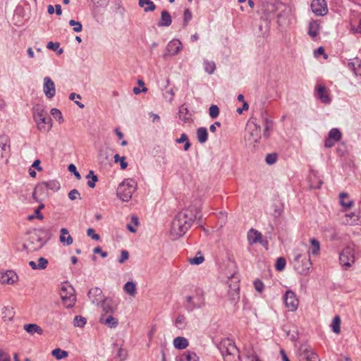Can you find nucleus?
Listing matches in <instances>:
<instances>
[{
  "label": "nucleus",
  "mask_w": 361,
  "mask_h": 361,
  "mask_svg": "<svg viewBox=\"0 0 361 361\" xmlns=\"http://www.w3.org/2000/svg\"><path fill=\"white\" fill-rule=\"evenodd\" d=\"M198 212V209L194 206H190L178 212L171 222V235L175 238L183 235L191 227Z\"/></svg>",
  "instance_id": "f257e3e1"
},
{
  "label": "nucleus",
  "mask_w": 361,
  "mask_h": 361,
  "mask_svg": "<svg viewBox=\"0 0 361 361\" xmlns=\"http://www.w3.org/2000/svg\"><path fill=\"white\" fill-rule=\"evenodd\" d=\"M220 350L224 361H241L239 350L230 339H226L221 343Z\"/></svg>",
  "instance_id": "f03ea898"
},
{
  "label": "nucleus",
  "mask_w": 361,
  "mask_h": 361,
  "mask_svg": "<svg viewBox=\"0 0 361 361\" xmlns=\"http://www.w3.org/2000/svg\"><path fill=\"white\" fill-rule=\"evenodd\" d=\"M137 183L131 178L125 179L119 184L116 194L123 202H128L136 190Z\"/></svg>",
  "instance_id": "7ed1b4c3"
},
{
  "label": "nucleus",
  "mask_w": 361,
  "mask_h": 361,
  "mask_svg": "<svg viewBox=\"0 0 361 361\" xmlns=\"http://www.w3.org/2000/svg\"><path fill=\"white\" fill-rule=\"evenodd\" d=\"M246 130L247 133V139L248 141L258 142L261 139V126L257 123L255 118H252L248 121L246 126Z\"/></svg>",
  "instance_id": "20e7f679"
},
{
  "label": "nucleus",
  "mask_w": 361,
  "mask_h": 361,
  "mask_svg": "<svg viewBox=\"0 0 361 361\" xmlns=\"http://www.w3.org/2000/svg\"><path fill=\"white\" fill-rule=\"evenodd\" d=\"M339 260L342 267L345 269L350 267L355 261L354 246L345 247L340 254Z\"/></svg>",
  "instance_id": "39448f33"
},
{
  "label": "nucleus",
  "mask_w": 361,
  "mask_h": 361,
  "mask_svg": "<svg viewBox=\"0 0 361 361\" xmlns=\"http://www.w3.org/2000/svg\"><path fill=\"white\" fill-rule=\"evenodd\" d=\"M297 355L300 360L305 361H320L316 352L306 343L300 345Z\"/></svg>",
  "instance_id": "423d86ee"
},
{
  "label": "nucleus",
  "mask_w": 361,
  "mask_h": 361,
  "mask_svg": "<svg viewBox=\"0 0 361 361\" xmlns=\"http://www.w3.org/2000/svg\"><path fill=\"white\" fill-rule=\"evenodd\" d=\"M69 289L71 290V292H67V288L65 287H62L61 291V298L63 305L66 308L73 307L76 301V298L73 294V288L71 286H70Z\"/></svg>",
  "instance_id": "0eeeda50"
},
{
  "label": "nucleus",
  "mask_w": 361,
  "mask_h": 361,
  "mask_svg": "<svg viewBox=\"0 0 361 361\" xmlns=\"http://www.w3.org/2000/svg\"><path fill=\"white\" fill-rule=\"evenodd\" d=\"M312 12L318 16H324L328 13L327 4L325 0H313L311 4Z\"/></svg>",
  "instance_id": "6e6552de"
},
{
  "label": "nucleus",
  "mask_w": 361,
  "mask_h": 361,
  "mask_svg": "<svg viewBox=\"0 0 361 361\" xmlns=\"http://www.w3.org/2000/svg\"><path fill=\"white\" fill-rule=\"evenodd\" d=\"M182 49V43L179 39H173L170 41L166 48L164 58L167 56H173L177 54Z\"/></svg>",
  "instance_id": "1a4fd4ad"
},
{
  "label": "nucleus",
  "mask_w": 361,
  "mask_h": 361,
  "mask_svg": "<svg viewBox=\"0 0 361 361\" xmlns=\"http://www.w3.org/2000/svg\"><path fill=\"white\" fill-rule=\"evenodd\" d=\"M284 302L286 307L290 311H295L298 307V300L296 298L295 294L291 290H287L284 295Z\"/></svg>",
  "instance_id": "9d476101"
},
{
  "label": "nucleus",
  "mask_w": 361,
  "mask_h": 361,
  "mask_svg": "<svg viewBox=\"0 0 361 361\" xmlns=\"http://www.w3.org/2000/svg\"><path fill=\"white\" fill-rule=\"evenodd\" d=\"M60 184L56 180H49L47 182H42L38 185L36 186L35 191L32 194L33 197H35V193L38 191H43L44 190H51L53 191H56L59 190Z\"/></svg>",
  "instance_id": "9b49d317"
},
{
  "label": "nucleus",
  "mask_w": 361,
  "mask_h": 361,
  "mask_svg": "<svg viewBox=\"0 0 361 361\" xmlns=\"http://www.w3.org/2000/svg\"><path fill=\"white\" fill-rule=\"evenodd\" d=\"M43 92L48 99H51L56 94V87L54 81L48 76L44 77Z\"/></svg>",
  "instance_id": "f8f14e48"
},
{
  "label": "nucleus",
  "mask_w": 361,
  "mask_h": 361,
  "mask_svg": "<svg viewBox=\"0 0 361 361\" xmlns=\"http://www.w3.org/2000/svg\"><path fill=\"white\" fill-rule=\"evenodd\" d=\"M294 255V268L296 269L300 274H305L309 270L311 262L310 259H308V264L305 266L300 267L299 264V259L302 256L301 252L299 250H295L293 252Z\"/></svg>",
  "instance_id": "ddd939ff"
},
{
  "label": "nucleus",
  "mask_w": 361,
  "mask_h": 361,
  "mask_svg": "<svg viewBox=\"0 0 361 361\" xmlns=\"http://www.w3.org/2000/svg\"><path fill=\"white\" fill-rule=\"evenodd\" d=\"M87 296L91 300L92 302L97 305L99 304L104 298L102 290L98 287L91 288L87 293Z\"/></svg>",
  "instance_id": "4468645a"
},
{
  "label": "nucleus",
  "mask_w": 361,
  "mask_h": 361,
  "mask_svg": "<svg viewBox=\"0 0 361 361\" xmlns=\"http://www.w3.org/2000/svg\"><path fill=\"white\" fill-rule=\"evenodd\" d=\"M99 322L111 329L116 328L118 324V319L113 317L111 314H102L99 317Z\"/></svg>",
  "instance_id": "2eb2a0df"
},
{
  "label": "nucleus",
  "mask_w": 361,
  "mask_h": 361,
  "mask_svg": "<svg viewBox=\"0 0 361 361\" xmlns=\"http://www.w3.org/2000/svg\"><path fill=\"white\" fill-rule=\"evenodd\" d=\"M100 302L103 312L102 314H113L116 310V305L111 299L104 298Z\"/></svg>",
  "instance_id": "dca6fc26"
},
{
  "label": "nucleus",
  "mask_w": 361,
  "mask_h": 361,
  "mask_svg": "<svg viewBox=\"0 0 361 361\" xmlns=\"http://www.w3.org/2000/svg\"><path fill=\"white\" fill-rule=\"evenodd\" d=\"M316 96L320 99V101L324 104H328L330 102V97L329 94L328 90L324 85H319L316 87Z\"/></svg>",
  "instance_id": "f3484780"
},
{
  "label": "nucleus",
  "mask_w": 361,
  "mask_h": 361,
  "mask_svg": "<svg viewBox=\"0 0 361 361\" xmlns=\"http://www.w3.org/2000/svg\"><path fill=\"white\" fill-rule=\"evenodd\" d=\"M37 126L39 131L44 133L49 132L52 127L51 118L48 115L44 116Z\"/></svg>",
  "instance_id": "a211bd4d"
},
{
  "label": "nucleus",
  "mask_w": 361,
  "mask_h": 361,
  "mask_svg": "<svg viewBox=\"0 0 361 361\" xmlns=\"http://www.w3.org/2000/svg\"><path fill=\"white\" fill-rule=\"evenodd\" d=\"M178 116L184 123L192 122V114L190 113L188 108L185 104L180 106Z\"/></svg>",
  "instance_id": "6ab92c4d"
},
{
  "label": "nucleus",
  "mask_w": 361,
  "mask_h": 361,
  "mask_svg": "<svg viewBox=\"0 0 361 361\" xmlns=\"http://www.w3.org/2000/svg\"><path fill=\"white\" fill-rule=\"evenodd\" d=\"M261 116L263 120V125L264 126L263 135L265 138H268L270 135L269 131L271 130L273 128V122L267 116L265 111L261 112Z\"/></svg>",
  "instance_id": "aec40b11"
},
{
  "label": "nucleus",
  "mask_w": 361,
  "mask_h": 361,
  "mask_svg": "<svg viewBox=\"0 0 361 361\" xmlns=\"http://www.w3.org/2000/svg\"><path fill=\"white\" fill-rule=\"evenodd\" d=\"M348 67L355 75L361 76V59L357 57L350 59Z\"/></svg>",
  "instance_id": "412c9836"
},
{
  "label": "nucleus",
  "mask_w": 361,
  "mask_h": 361,
  "mask_svg": "<svg viewBox=\"0 0 361 361\" xmlns=\"http://www.w3.org/2000/svg\"><path fill=\"white\" fill-rule=\"evenodd\" d=\"M262 237L261 233L254 228H251L247 233V240L250 245L260 243Z\"/></svg>",
  "instance_id": "4be33fe9"
},
{
  "label": "nucleus",
  "mask_w": 361,
  "mask_h": 361,
  "mask_svg": "<svg viewBox=\"0 0 361 361\" xmlns=\"http://www.w3.org/2000/svg\"><path fill=\"white\" fill-rule=\"evenodd\" d=\"M60 242L66 245H70L73 243V239L71 235H69V232L67 228H62L60 230V236H59Z\"/></svg>",
  "instance_id": "5701e85b"
},
{
  "label": "nucleus",
  "mask_w": 361,
  "mask_h": 361,
  "mask_svg": "<svg viewBox=\"0 0 361 361\" xmlns=\"http://www.w3.org/2000/svg\"><path fill=\"white\" fill-rule=\"evenodd\" d=\"M261 11L266 17H268L270 14L274 13L276 11V6L273 3L264 1L262 2Z\"/></svg>",
  "instance_id": "b1692460"
},
{
  "label": "nucleus",
  "mask_w": 361,
  "mask_h": 361,
  "mask_svg": "<svg viewBox=\"0 0 361 361\" xmlns=\"http://www.w3.org/2000/svg\"><path fill=\"white\" fill-rule=\"evenodd\" d=\"M17 279V275L13 271H7L1 276L2 283L7 284L14 283Z\"/></svg>",
  "instance_id": "393cba45"
},
{
  "label": "nucleus",
  "mask_w": 361,
  "mask_h": 361,
  "mask_svg": "<svg viewBox=\"0 0 361 361\" xmlns=\"http://www.w3.org/2000/svg\"><path fill=\"white\" fill-rule=\"evenodd\" d=\"M23 329L31 335H33L35 333L39 335H42L43 334L42 329L36 324H26L24 325Z\"/></svg>",
  "instance_id": "a878e982"
},
{
  "label": "nucleus",
  "mask_w": 361,
  "mask_h": 361,
  "mask_svg": "<svg viewBox=\"0 0 361 361\" xmlns=\"http://www.w3.org/2000/svg\"><path fill=\"white\" fill-rule=\"evenodd\" d=\"M171 17L167 11H163L161 13V20L158 23L160 27H168L171 24Z\"/></svg>",
  "instance_id": "bb28decb"
},
{
  "label": "nucleus",
  "mask_w": 361,
  "mask_h": 361,
  "mask_svg": "<svg viewBox=\"0 0 361 361\" xmlns=\"http://www.w3.org/2000/svg\"><path fill=\"white\" fill-rule=\"evenodd\" d=\"M188 345L189 342L185 337L178 336L173 340V345L176 349H185Z\"/></svg>",
  "instance_id": "cd10ccee"
},
{
  "label": "nucleus",
  "mask_w": 361,
  "mask_h": 361,
  "mask_svg": "<svg viewBox=\"0 0 361 361\" xmlns=\"http://www.w3.org/2000/svg\"><path fill=\"white\" fill-rule=\"evenodd\" d=\"M2 319L4 321H11L15 315V311L12 307H4L1 312Z\"/></svg>",
  "instance_id": "c85d7f7f"
},
{
  "label": "nucleus",
  "mask_w": 361,
  "mask_h": 361,
  "mask_svg": "<svg viewBox=\"0 0 361 361\" xmlns=\"http://www.w3.org/2000/svg\"><path fill=\"white\" fill-rule=\"evenodd\" d=\"M138 4L145 12L153 11L156 8L155 4L151 0H139Z\"/></svg>",
  "instance_id": "c756f323"
},
{
  "label": "nucleus",
  "mask_w": 361,
  "mask_h": 361,
  "mask_svg": "<svg viewBox=\"0 0 361 361\" xmlns=\"http://www.w3.org/2000/svg\"><path fill=\"white\" fill-rule=\"evenodd\" d=\"M319 30V24L316 20H312L309 24L308 27V34L312 37H315L317 36Z\"/></svg>",
  "instance_id": "7c9ffc66"
},
{
  "label": "nucleus",
  "mask_w": 361,
  "mask_h": 361,
  "mask_svg": "<svg viewBox=\"0 0 361 361\" xmlns=\"http://www.w3.org/2000/svg\"><path fill=\"white\" fill-rule=\"evenodd\" d=\"M197 138L200 143H204L207 140L208 133L206 128L201 127L197 130Z\"/></svg>",
  "instance_id": "2f4dec72"
},
{
  "label": "nucleus",
  "mask_w": 361,
  "mask_h": 361,
  "mask_svg": "<svg viewBox=\"0 0 361 361\" xmlns=\"http://www.w3.org/2000/svg\"><path fill=\"white\" fill-rule=\"evenodd\" d=\"M124 291L130 296L136 294V284L133 281H128L123 287Z\"/></svg>",
  "instance_id": "473e14b6"
},
{
  "label": "nucleus",
  "mask_w": 361,
  "mask_h": 361,
  "mask_svg": "<svg viewBox=\"0 0 361 361\" xmlns=\"http://www.w3.org/2000/svg\"><path fill=\"white\" fill-rule=\"evenodd\" d=\"M179 361H199V357L194 352H187L182 355Z\"/></svg>",
  "instance_id": "72a5a7b5"
},
{
  "label": "nucleus",
  "mask_w": 361,
  "mask_h": 361,
  "mask_svg": "<svg viewBox=\"0 0 361 361\" xmlns=\"http://www.w3.org/2000/svg\"><path fill=\"white\" fill-rule=\"evenodd\" d=\"M310 242L311 244V253L314 255H317L320 250V243L315 238H311Z\"/></svg>",
  "instance_id": "f704fd0d"
},
{
  "label": "nucleus",
  "mask_w": 361,
  "mask_h": 361,
  "mask_svg": "<svg viewBox=\"0 0 361 361\" xmlns=\"http://www.w3.org/2000/svg\"><path fill=\"white\" fill-rule=\"evenodd\" d=\"M86 178H91V180L87 181V185L91 188H94L95 187V183L98 180L97 176L94 175L93 171H90L88 174L86 176Z\"/></svg>",
  "instance_id": "c9c22d12"
},
{
  "label": "nucleus",
  "mask_w": 361,
  "mask_h": 361,
  "mask_svg": "<svg viewBox=\"0 0 361 361\" xmlns=\"http://www.w3.org/2000/svg\"><path fill=\"white\" fill-rule=\"evenodd\" d=\"M204 68L209 74H212L216 69V64L214 61L205 60L203 63Z\"/></svg>",
  "instance_id": "e433bc0d"
},
{
  "label": "nucleus",
  "mask_w": 361,
  "mask_h": 361,
  "mask_svg": "<svg viewBox=\"0 0 361 361\" xmlns=\"http://www.w3.org/2000/svg\"><path fill=\"white\" fill-rule=\"evenodd\" d=\"M51 355L57 360H61L66 357L68 355V353L66 350H61L60 348H56L52 350Z\"/></svg>",
  "instance_id": "4c0bfd02"
},
{
  "label": "nucleus",
  "mask_w": 361,
  "mask_h": 361,
  "mask_svg": "<svg viewBox=\"0 0 361 361\" xmlns=\"http://www.w3.org/2000/svg\"><path fill=\"white\" fill-rule=\"evenodd\" d=\"M339 197H340V202L342 206L349 208L353 205L352 201H350V200L346 201V200H345V199L348 198V193L341 192L340 194Z\"/></svg>",
  "instance_id": "58836bf2"
},
{
  "label": "nucleus",
  "mask_w": 361,
  "mask_h": 361,
  "mask_svg": "<svg viewBox=\"0 0 361 361\" xmlns=\"http://www.w3.org/2000/svg\"><path fill=\"white\" fill-rule=\"evenodd\" d=\"M341 319L338 316H336L332 321L331 327L332 331L336 334H339L341 332Z\"/></svg>",
  "instance_id": "ea45409f"
},
{
  "label": "nucleus",
  "mask_w": 361,
  "mask_h": 361,
  "mask_svg": "<svg viewBox=\"0 0 361 361\" xmlns=\"http://www.w3.org/2000/svg\"><path fill=\"white\" fill-rule=\"evenodd\" d=\"M47 115V113L43 109H36L33 114V118L36 123H39L42 118Z\"/></svg>",
  "instance_id": "a19ab883"
},
{
  "label": "nucleus",
  "mask_w": 361,
  "mask_h": 361,
  "mask_svg": "<svg viewBox=\"0 0 361 361\" xmlns=\"http://www.w3.org/2000/svg\"><path fill=\"white\" fill-rule=\"evenodd\" d=\"M186 325V319L183 315H178L175 321V326L178 329H183Z\"/></svg>",
  "instance_id": "79ce46f5"
},
{
  "label": "nucleus",
  "mask_w": 361,
  "mask_h": 361,
  "mask_svg": "<svg viewBox=\"0 0 361 361\" xmlns=\"http://www.w3.org/2000/svg\"><path fill=\"white\" fill-rule=\"evenodd\" d=\"M328 137L338 142L341 139V133L338 128H332L329 131Z\"/></svg>",
  "instance_id": "37998d69"
},
{
  "label": "nucleus",
  "mask_w": 361,
  "mask_h": 361,
  "mask_svg": "<svg viewBox=\"0 0 361 361\" xmlns=\"http://www.w3.org/2000/svg\"><path fill=\"white\" fill-rule=\"evenodd\" d=\"M86 322H87L86 318H85L80 315H77L74 318L73 324L75 326H77V327H83L85 326V324H86Z\"/></svg>",
  "instance_id": "c03bdc74"
},
{
  "label": "nucleus",
  "mask_w": 361,
  "mask_h": 361,
  "mask_svg": "<svg viewBox=\"0 0 361 361\" xmlns=\"http://www.w3.org/2000/svg\"><path fill=\"white\" fill-rule=\"evenodd\" d=\"M114 159L116 163L120 162L121 168L122 169H126L127 168L128 163L126 161L125 157H120L119 154H116L114 155Z\"/></svg>",
  "instance_id": "a18cd8bd"
},
{
  "label": "nucleus",
  "mask_w": 361,
  "mask_h": 361,
  "mask_svg": "<svg viewBox=\"0 0 361 361\" xmlns=\"http://www.w3.org/2000/svg\"><path fill=\"white\" fill-rule=\"evenodd\" d=\"M192 19V13L189 8H185L183 13V27H185Z\"/></svg>",
  "instance_id": "49530a36"
},
{
  "label": "nucleus",
  "mask_w": 361,
  "mask_h": 361,
  "mask_svg": "<svg viewBox=\"0 0 361 361\" xmlns=\"http://www.w3.org/2000/svg\"><path fill=\"white\" fill-rule=\"evenodd\" d=\"M286 264V262L285 258L279 257L276 259L275 268L278 271H282L285 268Z\"/></svg>",
  "instance_id": "de8ad7c7"
},
{
  "label": "nucleus",
  "mask_w": 361,
  "mask_h": 361,
  "mask_svg": "<svg viewBox=\"0 0 361 361\" xmlns=\"http://www.w3.org/2000/svg\"><path fill=\"white\" fill-rule=\"evenodd\" d=\"M69 25L71 26H73V30L75 32H80L82 31V24L78 22V21H75L74 20H71L69 21Z\"/></svg>",
  "instance_id": "09e8293b"
},
{
  "label": "nucleus",
  "mask_w": 361,
  "mask_h": 361,
  "mask_svg": "<svg viewBox=\"0 0 361 361\" xmlns=\"http://www.w3.org/2000/svg\"><path fill=\"white\" fill-rule=\"evenodd\" d=\"M51 114L55 117L56 120H58L60 123L63 121V118L62 116L61 112L56 108H53L51 109Z\"/></svg>",
  "instance_id": "8fccbe9b"
},
{
  "label": "nucleus",
  "mask_w": 361,
  "mask_h": 361,
  "mask_svg": "<svg viewBox=\"0 0 361 361\" xmlns=\"http://www.w3.org/2000/svg\"><path fill=\"white\" fill-rule=\"evenodd\" d=\"M209 116L212 118H216L219 114V109L216 105H212L209 109Z\"/></svg>",
  "instance_id": "3c124183"
},
{
  "label": "nucleus",
  "mask_w": 361,
  "mask_h": 361,
  "mask_svg": "<svg viewBox=\"0 0 361 361\" xmlns=\"http://www.w3.org/2000/svg\"><path fill=\"white\" fill-rule=\"evenodd\" d=\"M254 287H255V289L256 290V291L261 293H262V291L264 288V285L261 280L256 279L254 281Z\"/></svg>",
  "instance_id": "603ef678"
},
{
  "label": "nucleus",
  "mask_w": 361,
  "mask_h": 361,
  "mask_svg": "<svg viewBox=\"0 0 361 361\" xmlns=\"http://www.w3.org/2000/svg\"><path fill=\"white\" fill-rule=\"evenodd\" d=\"M48 263L49 262L47 259H45L44 257H39L38 259V263L37 264L38 269H45L48 265Z\"/></svg>",
  "instance_id": "864d4df0"
},
{
  "label": "nucleus",
  "mask_w": 361,
  "mask_h": 361,
  "mask_svg": "<svg viewBox=\"0 0 361 361\" xmlns=\"http://www.w3.org/2000/svg\"><path fill=\"white\" fill-rule=\"evenodd\" d=\"M204 257L203 256H199V257L196 256L195 257L190 258L188 259V262L191 264L198 265V264H200L201 263H202L204 262Z\"/></svg>",
  "instance_id": "5fc2aeb1"
},
{
  "label": "nucleus",
  "mask_w": 361,
  "mask_h": 361,
  "mask_svg": "<svg viewBox=\"0 0 361 361\" xmlns=\"http://www.w3.org/2000/svg\"><path fill=\"white\" fill-rule=\"evenodd\" d=\"M128 355L127 350L120 348L118 350L116 357L119 358L120 361H123L126 359Z\"/></svg>",
  "instance_id": "6e6d98bb"
},
{
  "label": "nucleus",
  "mask_w": 361,
  "mask_h": 361,
  "mask_svg": "<svg viewBox=\"0 0 361 361\" xmlns=\"http://www.w3.org/2000/svg\"><path fill=\"white\" fill-rule=\"evenodd\" d=\"M68 197L71 200H75L77 199H81L79 192L76 189L71 190L68 193Z\"/></svg>",
  "instance_id": "4d7b16f0"
},
{
  "label": "nucleus",
  "mask_w": 361,
  "mask_h": 361,
  "mask_svg": "<svg viewBox=\"0 0 361 361\" xmlns=\"http://www.w3.org/2000/svg\"><path fill=\"white\" fill-rule=\"evenodd\" d=\"M351 219L350 221H348L350 224H361V216H355L354 214L348 215Z\"/></svg>",
  "instance_id": "13d9d810"
},
{
  "label": "nucleus",
  "mask_w": 361,
  "mask_h": 361,
  "mask_svg": "<svg viewBox=\"0 0 361 361\" xmlns=\"http://www.w3.org/2000/svg\"><path fill=\"white\" fill-rule=\"evenodd\" d=\"M129 258V253L127 250H121V257L120 258L118 259V262L120 263V264H123V262H125L126 260H128Z\"/></svg>",
  "instance_id": "bf43d9fd"
},
{
  "label": "nucleus",
  "mask_w": 361,
  "mask_h": 361,
  "mask_svg": "<svg viewBox=\"0 0 361 361\" xmlns=\"http://www.w3.org/2000/svg\"><path fill=\"white\" fill-rule=\"evenodd\" d=\"M276 154H268L266 157V162L268 164H273L276 161Z\"/></svg>",
  "instance_id": "052dcab7"
},
{
  "label": "nucleus",
  "mask_w": 361,
  "mask_h": 361,
  "mask_svg": "<svg viewBox=\"0 0 361 361\" xmlns=\"http://www.w3.org/2000/svg\"><path fill=\"white\" fill-rule=\"evenodd\" d=\"M68 169L70 172H72L74 173L75 178L78 179V180H80L81 179V176L80 174L77 171V169L75 167V166L73 164H70L68 167Z\"/></svg>",
  "instance_id": "680f3d73"
},
{
  "label": "nucleus",
  "mask_w": 361,
  "mask_h": 361,
  "mask_svg": "<svg viewBox=\"0 0 361 361\" xmlns=\"http://www.w3.org/2000/svg\"><path fill=\"white\" fill-rule=\"evenodd\" d=\"M87 234L94 240H99L100 238L99 235L95 233L94 230L92 228H90L87 230Z\"/></svg>",
  "instance_id": "e2e57ef3"
},
{
  "label": "nucleus",
  "mask_w": 361,
  "mask_h": 361,
  "mask_svg": "<svg viewBox=\"0 0 361 361\" xmlns=\"http://www.w3.org/2000/svg\"><path fill=\"white\" fill-rule=\"evenodd\" d=\"M186 300H187V302L189 304H190V305L188 306V308L191 310H193L194 308H199V307H202V305H203L202 303H201V304H200L198 305H195L192 304V298L191 296H188Z\"/></svg>",
  "instance_id": "0e129e2a"
},
{
  "label": "nucleus",
  "mask_w": 361,
  "mask_h": 361,
  "mask_svg": "<svg viewBox=\"0 0 361 361\" xmlns=\"http://www.w3.org/2000/svg\"><path fill=\"white\" fill-rule=\"evenodd\" d=\"M44 207V204H41L35 209L36 218H37L39 220H42L44 219V216L40 213V210L42 209Z\"/></svg>",
  "instance_id": "69168bd1"
},
{
  "label": "nucleus",
  "mask_w": 361,
  "mask_h": 361,
  "mask_svg": "<svg viewBox=\"0 0 361 361\" xmlns=\"http://www.w3.org/2000/svg\"><path fill=\"white\" fill-rule=\"evenodd\" d=\"M59 46L60 44L59 42H48L47 47L49 49L56 51L59 47Z\"/></svg>",
  "instance_id": "338daca9"
},
{
  "label": "nucleus",
  "mask_w": 361,
  "mask_h": 361,
  "mask_svg": "<svg viewBox=\"0 0 361 361\" xmlns=\"http://www.w3.org/2000/svg\"><path fill=\"white\" fill-rule=\"evenodd\" d=\"M336 141H335L334 140L330 138L329 137H328L326 140H325V142H324V145H325V147H327V148H330V147H332L335 142Z\"/></svg>",
  "instance_id": "774afa93"
}]
</instances>
